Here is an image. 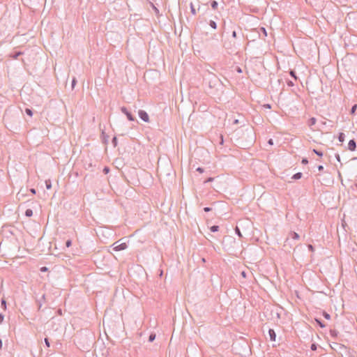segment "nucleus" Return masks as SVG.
<instances>
[{
    "label": "nucleus",
    "mask_w": 357,
    "mask_h": 357,
    "mask_svg": "<svg viewBox=\"0 0 357 357\" xmlns=\"http://www.w3.org/2000/svg\"><path fill=\"white\" fill-rule=\"evenodd\" d=\"M204 81L211 89L216 87L218 84H222L221 80L215 74L210 72H207L204 75Z\"/></svg>",
    "instance_id": "1"
},
{
    "label": "nucleus",
    "mask_w": 357,
    "mask_h": 357,
    "mask_svg": "<svg viewBox=\"0 0 357 357\" xmlns=\"http://www.w3.org/2000/svg\"><path fill=\"white\" fill-rule=\"evenodd\" d=\"M300 236L296 232L291 231L289 233V237H287L284 241V247H287V245H289V247L292 246L290 238L292 240H298Z\"/></svg>",
    "instance_id": "2"
},
{
    "label": "nucleus",
    "mask_w": 357,
    "mask_h": 357,
    "mask_svg": "<svg viewBox=\"0 0 357 357\" xmlns=\"http://www.w3.org/2000/svg\"><path fill=\"white\" fill-rule=\"evenodd\" d=\"M223 47L225 50L229 51V53H232L237 50L236 43L232 41H225L223 43Z\"/></svg>",
    "instance_id": "3"
},
{
    "label": "nucleus",
    "mask_w": 357,
    "mask_h": 357,
    "mask_svg": "<svg viewBox=\"0 0 357 357\" xmlns=\"http://www.w3.org/2000/svg\"><path fill=\"white\" fill-rule=\"evenodd\" d=\"M121 111L122 113H123L126 116L127 119L129 121H136L135 117L132 114V113L130 111H128V109L126 107H124V106L121 107Z\"/></svg>",
    "instance_id": "4"
},
{
    "label": "nucleus",
    "mask_w": 357,
    "mask_h": 357,
    "mask_svg": "<svg viewBox=\"0 0 357 357\" xmlns=\"http://www.w3.org/2000/svg\"><path fill=\"white\" fill-rule=\"evenodd\" d=\"M138 116L143 121L146 123L149 122V116L146 111L139 109L138 111Z\"/></svg>",
    "instance_id": "5"
},
{
    "label": "nucleus",
    "mask_w": 357,
    "mask_h": 357,
    "mask_svg": "<svg viewBox=\"0 0 357 357\" xmlns=\"http://www.w3.org/2000/svg\"><path fill=\"white\" fill-rule=\"evenodd\" d=\"M114 250L115 251H121L124 250L127 248V244L126 243H122L120 244H118V241L114 243Z\"/></svg>",
    "instance_id": "6"
},
{
    "label": "nucleus",
    "mask_w": 357,
    "mask_h": 357,
    "mask_svg": "<svg viewBox=\"0 0 357 357\" xmlns=\"http://www.w3.org/2000/svg\"><path fill=\"white\" fill-rule=\"evenodd\" d=\"M347 149L351 151H354L356 149V142L354 139L349 140Z\"/></svg>",
    "instance_id": "7"
},
{
    "label": "nucleus",
    "mask_w": 357,
    "mask_h": 357,
    "mask_svg": "<svg viewBox=\"0 0 357 357\" xmlns=\"http://www.w3.org/2000/svg\"><path fill=\"white\" fill-rule=\"evenodd\" d=\"M268 335H269V337H270V340L271 341H275L276 340V333L275 332V331L272 328H269L268 330Z\"/></svg>",
    "instance_id": "8"
},
{
    "label": "nucleus",
    "mask_w": 357,
    "mask_h": 357,
    "mask_svg": "<svg viewBox=\"0 0 357 357\" xmlns=\"http://www.w3.org/2000/svg\"><path fill=\"white\" fill-rule=\"evenodd\" d=\"M22 54L23 52L21 51H15L10 54V56L13 59H17Z\"/></svg>",
    "instance_id": "9"
},
{
    "label": "nucleus",
    "mask_w": 357,
    "mask_h": 357,
    "mask_svg": "<svg viewBox=\"0 0 357 357\" xmlns=\"http://www.w3.org/2000/svg\"><path fill=\"white\" fill-rule=\"evenodd\" d=\"M329 333H330V335L333 338V339H337V337H338V335H339V332L336 330V329H330L329 331Z\"/></svg>",
    "instance_id": "10"
},
{
    "label": "nucleus",
    "mask_w": 357,
    "mask_h": 357,
    "mask_svg": "<svg viewBox=\"0 0 357 357\" xmlns=\"http://www.w3.org/2000/svg\"><path fill=\"white\" fill-rule=\"evenodd\" d=\"M43 302H45V294H43L40 299L37 300L38 310H40L42 305H43Z\"/></svg>",
    "instance_id": "11"
},
{
    "label": "nucleus",
    "mask_w": 357,
    "mask_h": 357,
    "mask_svg": "<svg viewBox=\"0 0 357 357\" xmlns=\"http://www.w3.org/2000/svg\"><path fill=\"white\" fill-rule=\"evenodd\" d=\"M101 137H102V142L104 144H107L108 143L109 136L105 132L104 130L102 131Z\"/></svg>",
    "instance_id": "12"
},
{
    "label": "nucleus",
    "mask_w": 357,
    "mask_h": 357,
    "mask_svg": "<svg viewBox=\"0 0 357 357\" xmlns=\"http://www.w3.org/2000/svg\"><path fill=\"white\" fill-rule=\"evenodd\" d=\"M314 321L321 327V328H325L326 324L324 322L320 319V318H314Z\"/></svg>",
    "instance_id": "13"
},
{
    "label": "nucleus",
    "mask_w": 357,
    "mask_h": 357,
    "mask_svg": "<svg viewBox=\"0 0 357 357\" xmlns=\"http://www.w3.org/2000/svg\"><path fill=\"white\" fill-rule=\"evenodd\" d=\"M302 176H303V174L301 172H297L292 176L291 178L294 180H298V179L301 178Z\"/></svg>",
    "instance_id": "14"
},
{
    "label": "nucleus",
    "mask_w": 357,
    "mask_h": 357,
    "mask_svg": "<svg viewBox=\"0 0 357 357\" xmlns=\"http://www.w3.org/2000/svg\"><path fill=\"white\" fill-rule=\"evenodd\" d=\"M337 138H338L339 142H343L344 141V138H345L344 133L340 132L339 135H338Z\"/></svg>",
    "instance_id": "15"
},
{
    "label": "nucleus",
    "mask_w": 357,
    "mask_h": 357,
    "mask_svg": "<svg viewBox=\"0 0 357 357\" xmlns=\"http://www.w3.org/2000/svg\"><path fill=\"white\" fill-rule=\"evenodd\" d=\"M151 6L153 8V10H154L155 15H160L159 9L153 3H151Z\"/></svg>",
    "instance_id": "16"
},
{
    "label": "nucleus",
    "mask_w": 357,
    "mask_h": 357,
    "mask_svg": "<svg viewBox=\"0 0 357 357\" xmlns=\"http://www.w3.org/2000/svg\"><path fill=\"white\" fill-rule=\"evenodd\" d=\"M25 215L28 218H30L33 215V211L31 208H27L25 211Z\"/></svg>",
    "instance_id": "17"
},
{
    "label": "nucleus",
    "mask_w": 357,
    "mask_h": 357,
    "mask_svg": "<svg viewBox=\"0 0 357 357\" xmlns=\"http://www.w3.org/2000/svg\"><path fill=\"white\" fill-rule=\"evenodd\" d=\"M208 24L209 26L213 29H217V23L213 21V20H210L209 22H208Z\"/></svg>",
    "instance_id": "18"
},
{
    "label": "nucleus",
    "mask_w": 357,
    "mask_h": 357,
    "mask_svg": "<svg viewBox=\"0 0 357 357\" xmlns=\"http://www.w3.org/2000/svg\"><path fill=\"white\" fill-rule=\"evenodd\" d=\"M316 122H317V119L314 117H312L308 121V125L310 126H312L314 125L316 123Z\"/></svg>",
    "instance_id": "19"
},
{
    "label": "nucleus",
    "mask_w": 357,
    "mask_h": 357,
    "mask_svg": "<svg viewBox=\"0 0 357 357\" xmlns=\"http://www.w3.org/2000/svg\"><path fill=\"white\" fill-rule=\"evenodd\" d=\"M219 228L218 225H213L210 227V231L211 232H217L219 231Z\"/></svg>",
    "instance_id": "20"
},
{
    "label": "nucleus",
    "mask_w": 357,
    "mask_h": 357,
    "mask_svg": "<svg viewBox=\"0 0 357 357\" xmlns=\"http://www.w3.org/2000/svg\"><path fill=\"white\" fill-rule=\"evenodd\" d=\"M356 109H357V105H356V104H354V105L351 107V109H350V114H351V115H354V114H356Z\"/></svg>",
    "instance_id": "21"
},
{
    "label": "nucleus",
    "mask_w": 357,
    "mask_h": 357,
    "mask_svg": "<svg viewBox=\"0 0 357 357\" xmlns=\"http://www.w3.org/2000/svg\"><path fill=\"white\" fill-rule=\"evenodd\" d=\"M218 6V3L216 1L213 0L211 2V6L213 9H214V10L217 9Z\"/></svg>",
    "instance_id": "22"
},
{
    "label": "nucleus",
    "mask_w": 357,
    "mask_h": 357,
    "mask_svg": "<svg viewBox=\"0 0 357 357\" xmlns=\"http://www.w3.org/2000/svg\"><path fill=\"white\" fill-rule=\"evenodd\" d=\"M45 187L47 190H50L52 188V183L50 180H46L45 181Z\"/></svg>",
    "instance_id": "23"
},
{
    "label": "nucleus",
    "mask_w": 357,
    "mask_h": 357,
    "mask_svg": "<svg viewBox=\"0 0 357 357\" xmlns=\"http://www.w3.org/2000/svg\"><path fill=\"white\" fill-rule=\"evenodd\" d=\"M24 112H25L26 114H27L28 116H33V111L31 109L26 108Z\"/></svg>",
    "instance_id": "24"
},
{
    "label": "nucleus",
    "mask_w": 357,
    "mask_h": 357,
    "mask_svg": "<svg viewBox=\"0 0 357 357\" xmlns=\"http://www.w3.org/2000/svg\"><path fill=\"white\" fill-rule=\"evenodd\" d=\"M1 307L6 310V301L4 298H2L1 301Z\"/></svg>",
    "instance_id": "25"
},
{
    "label": "nucleus",
    "mask_w": 357,
    "mask_h": 357,
    "mask_svg": "<svg viewBox=\"0 0 357 357\" xmlns=\"http://www.w3.org/2000/svg\"><path fill=\"white\" fill-rule=\"evenodd\" d=\"M190 12L192 15H196L197 13V11H196V9L195 8L192 3H190Z\"/></svg>",
    "instance_id": "26"
},
{
    "label": "nucleus",
    "mask_w": 357,
    "mask_h": 357,
    "mask_svg": "<svg viewBox=\"0 0 357 357\" xmlns=\"http://www.w3.org/2000/svg\"><path fill=\"white\" fill-rule=\"evenodd\" d=\"M312 151L316 154L319 157H322L323 156V152L321 151H319L317 149H313Z\"/></svg>",
    "instance_id": "27"
},
{
    "label": "nucleus",
    "mask_w": 357,
    "mask_h": 357,
    "mask_svg": "<svg viewBox=\"0 0 357 357\" xmlns=\"http://www.w3.org/2000/svg\"><path fill=\"white\" fill-rule=\"evenodd\" d=\"M155 339V333H151L149 337V342H152Z\"/></svg>",
    "instance_id": "28"
},
{
    "label": "nucleus",
    "mask_w": 357,
    "mask_h": 357,
    "mask_svg": "<svg viewBox=\"0 0 357 357\" xmlns=\"http://www.w3.org/2000/svg\"><path fill=\"white\" fill-rule=\"evenodd\" d=\"M112 143L114 146V147H116L118 144V139H117V137H114L112 139Z\"/></svg>",
    "instance_id": "29"
},
{
    "label": "nucleus",
    "mask_w": 357,
    "mask_h": 357,
    "mask_svg": "<svg viewBox=\"0 0 357 357\" xmlns=\"http://www.w3.org/2000/svg\"><path fill=\"white\" fill-rule=\"evenodd\" d=\"M322 315L326 319L328 320L331 319V315L326 311L322 312Z\"/></svg>",
    "instance_id": "30"
},
{
    "label": "nucleus",
    "mask_w": 357,
    "mask_h": 357,
    "mask_svg": "<svg viewBox=\"0 0 357 357\" xmlns=\"http://www.w3.org/2000/svg\"><path fill=\"white\" fill-rule=\"evenodd\" d=\"M77 79L76 77H73V79H72V82H71V88L72 89H73L77 84Z\"/></svg>",
    "instance_id": "31"
},
{
    "label": "nucleus",
    "mask_w": 357,
    "mask_h": 357,
    "mask_svg": "<svg viewBox=\"0 0 357 357\" xmlns=\"http://www.w3.org/2000/svg\"><path fill=\"white\" fill-rule=\"evenodd\" d=\"M259 31H260L259 34L261 33H263V35L264 36H267V31H266V29L264 27H261L259 29Z\"/></svg>",
    "instance_id": "32"
},
{
    "label": "nucleus",
    "mask_w": 357,
    "mask_h": 357,
    "mask_svg": "<svg viewBox=\"0 0 357 357\" xmlns=\"http://www.w3.org/2000/svg\"><path fill=\"white\" fill-rule=\"evenodd\" d=\"M235 233L239 237H242V234H241V230H240V229L238 227H236V228H235Z\"/></svg>",
    "instance_id": "33"
},
{
    "label": "nucleus",
    "mask_w": 357,
    "mask_h": 357,
    "mask_svg": "<svg viewBox=\"0 0 357 357\" xmlns=\"http://www.w3.org/2000/svg\"><path fill=\"white\" fill-rule=\"evenodd\" d=\"M110 171V169L109 167L107 166H105L104 167L103 169H102V172L105 174H107Z\"/></svg>",
    "instance_id": "34"
},
{
    "label": "nucleus",
    "mask_w": 357,
    "mask_h": 357,
    "mask_svg": "<svg viewBox=\"0 0 357 357\" xmlns=\"http://www.w3.org/2000/svg\"><path fill=\"white\" fill-rule=\"evenodd\" d=\"M318 345L316 343H312L310 346V349L312 351H316L317 349Z\"/></svg>",
    "instance_id": "35"
},
{
    "label": "nucleus",
    "mask_w": 357,
    "mask_h": 357,
    "mask_svg": "<svg viewBox=\"0 0 357 357\" xmlns=\"http://www.w3.org/2000/svg\"><path fill=\"white\" fill-rule=\"evenodd\" d=\"M45 344L47 347H50V342L48 337H45L44 340Z\"/></svg>",
    "instance_id": "36"
},
{
    "label": "nucleus",
    "mask_w": 357,
    "mask_h": 357,
    "mask_svg": "<svg viewBox=\"0 0 357 357\" xmlns=\"http://www.w3.org/2000/svg\"><path fill=\"white\" fill-rule=\"evenodd\" d=\"M231 36L233 38H237V33H236V31L235 29H234L232 31V33H231Z\"/></svg>",
    "instance_id": "37"
},
{
    "label": "nucleus",
    "mask_w": 357,
    "mask_h": 357,
    "mask_svg": "<svg viewBox=\"0 0 357 357\" xmlns=\"http://www.w3.org/2000/svg\"><path fill=\"white\" fill-rule=\"evenodd\" d=\"M289 73L292 77L295 78L296 79H297V77L296 75V72L294 70H291Z\"/></svg>",
    "instance_id": "38"
},
{
    "label": "nucleus",
    "mask_w": 357,
    "mask_h": 357,
    "mask_svg": "<svg viewBox=\"0 0 357 357\" xmlns=\"http://www.w3.org/2000/svg\"><path fill=\"white\" fill-rule=\"evenodd\" d=\"M48 271V268L46 266H43L40 268V271L42 273L47 272Z\"/></svg>",
    "instance_id": "39"
},
{
    "label": "nucleus",
    "mask_w": 357,
    "mask_h": 357,
    "mask_svg": "<svg viewBox=\"0 0 357 357\" xmlns=\"http://www.w3.org/2000/svg\"><path fill=\"white\" fill-rule=\"evenodd\" d=\"M301 163H302L303 165H307V164H308V160H307V158H303L302 159V160H301Z\"/></svg>",
    "instance_id": "40"
},
{
    "label": "nucleus",
    "mask_w": 357,
    "mask_h": 357,
    "mask_svg": "<svg viewBox=\"0 0 357 357\" xmlns=\"http://www.w3.org/2000/svg\"><path fill=\"white\" fill-rule=\"evenodd\" d=\"M71 245H72V241H71V240L68 239V240H67V241H66V247H68H68L71 246Z\"/></svg>",
    "instance_id": "41"
},
{
    "label": "nucleus",
    "mask_w": 357,
    "mask_h": 357,
    "mask_svg": "<svg viewBox=\"0 0 357 357\" xmlns=\"http://www.w3.org/2000/svg\"><path fill=\"white\" fill-rule=\"evenodd\" d=\"M307 248L310 251H311V252L314 251V248L313 247L312 245H311V244L307 245Z\"/></svg>",
    "instance_id": "42"
},
{
    "label": "nucleus",
    "mask_w": 357,
    "mask_h": 357,
    "mask_svg": "<svg viewBox=\"0 0 357 357\" xmlns=\"http://www.w3.org/2000/svg\"><path fill=\"white\" fill-rule=\"evenodd\" d=\"M196 171L199 173H203L204 172V168L199 167L196 169Z\"/></svg>",
    "instance_id": "43"
},
{
    "label": "nucleus",
    "mask_w": 357,
    "mask_h": 357,
    "mask_svg": "<svg viewBox=\"0 0 357 357\" xmlns=\"http://www.w3.org/2000/svg\"><path fill=\"white\" fill-rule=\"evenodd\" d=\"M204 211L208 213L212 211V208L206 206L204 208Z\"/></svg>",
    "instance_id": "44"
},
{
    "label": "nucleus",
    "mask_w": 357,
    "mask_h": 357,
    "mask_svg": "<svg viewBox=\"0 0 357 357\" xmlns=\"http://www.w3.org/2000/svg\"><path fill=\"white\" fill-rule=\"evenodd\" d=\"M4 319V315L0 312V324H2Z\"/></svg>",
    "instance_id": "45"
},
{
    "label": "nucleus",
    "mask_w": 357,
    "mask_h": 357,
    "mask_svg": "<svg viewBox=\"0 0 357 357\" xmlns=\"http://www.w3.org/2000/svg\"><path fill=\"white\" fill-rule=\"evenodd\" d=\"M213 180H214V178H213V177H209V178H208L204 181V183L211 182V181H213Z\"/></svg>",
    "instance_id": "46"
},
{
    "label": "nucleus",
    "mask_w": 357,
    "mask_h": 357,
    "mask_svg": "<svg viewBox=\"0 0 357 357\" xmlns=\"http://www.w3.org/2000/svg\"><path fill=\"white\" fill-rule=\"evenodd\" d=\"M317 169H318V170H319V172H322V171L324 170V166H323V165H318Z\"/></svg>",
    "instance_id": "47"
},
{
    "label": "nucleus",
    "mask_w": 357,
    "mask_h": 357,
    "mask_svg": "<svg viewBox=\"0 0 357 357\" xmlns=\"http://www.w3.org/2000/svg\"><path fill=\"white\" fill-rule=\"evenodd\" d=\"M287 85L289 86H293L294 85V82L291 80H289L287 82Z\"/></svg>",
    "instance_id": "48"
},
{
    "label": "nucleus",
    "mask_w": 357,
    "mask_h": 357,
    "mask_svg": "<svg viewBox=\"0 0 357 357\" xmlns=\"http://www.w3.org/2000/svg\"><path fill=\"white\" fill-rule=\"evenodd\" d=\"M337 346H338L340 348H344V349H347V347L343 345V344H337V343H335Z\"/></svg>",
    "instance_id": "49"
},
{
    "label": "nucleus",
    "mask_w": 357,
    "mask_h": 357,
    "mask_svg": "<svg viewBox=\"0 0 357 357\" xmlns=\"http://www.w3.org/2000/svg\"><path fill=\"white\" fill-rule=\"evenodd\" d=\"M220 144H223L224 139H223V136L222 135H220Z\"/></svg>",
    "instance_id": "50"
},
{
    "label": "nucleus",
    "mask_w": 357,
    "mask_h": 357,
    "mask_svg": "<svg viewBox=\"0 0 357 357\" xmlns=\"http://www.w3.org/2000/svg\"><path fill=\"white\" fill-rule=\"evenodd\" d=\"M335 158L339 161L340 162V156L338 153H336L335 154Z\"/></svg>",
    "instance_id": "51"
},
{
    "label": "nucleus",
    "mask_w": 357,
    "mask_h": 357,
    "mask_svg": "<svg viewBox=\"0 0 357 357\" xmlns=\"http://www.w3.org/2000/svg\"><path fill=\"white\" fill-rule=\"evenodd\" d=\"M30 192H31L32 194H33V195H35V194L36 193V189H34V188H31V189H30Z\"/></svg>",
    "instance_id": "52"
},
{
    "label": "nucleus",
    "mask_w": 357,
    "mask_h": 357,
    "mask_svg": "<svg viewBox=\"0 0 357 357\" xmlns=\"http://www.w3.org/2000/svg\"><path fill=\"white\" fill-rule=\"evenodd\" d=\"M268 143L271 145H273V139H269L268 141Z\"/></svg>",
    "instance_id": "53"
},
{
    "label": "nucleus",
    "mask_w": 357,
    "mask_h": 357,
    "mask_svg": "<svg viewBox=\"0 0 357 357\" xmlns=\"http://www.w3.org/2000/svg\"><path fill=\"white\" fill-rule=\"evenodd\" d=\"M236 71H237L238 73H242V70H241V68L240 67H237V68H236Z\"/></svg>",
    "instance_id": "54"
},
{
    "label": "nucleus",
    "mask_w": 357,
    "mask_h": 357,
    "mask_svg": "<svg viewBox=\"0 0 357 357\" xmlns=\"http://www.w3.org/2000/svg\"><path fill=\"white\" fill-rule=\"evenodd\" d=\"M264 107H266V108H268V109H270L271 107L270 104H266V105H264Z\"/></svg>",
    "instance_id": "55"
},
{
    "label": "nucleus",
    "mask_w": 357,
    "mask_h": 357,
    "mask_svg": "<svg viewBox=\"0 0 357 357\" xmlns=\"http://www.w3.org/2000/svg\"><path fill=\"white\" fill-rule=\"evenodd\" d=\"M241 275L243 277V278H245L246 277V273L245 271H242L241 272Z\"/></svg>",
    "instance_id": "56"
},
{
    "label": "nucleus",
    "mask_w": 357,
    "mask_h": 357,
    "mask_svg": "<svg viewBox=\"0 0 357 357\" xmlns=\"http://www.w3.org/2000/svg\"><path fill=\"white\" fill-rule=\"evenodd\" d=\"M2 345H3L2 340H1V339L0 338V349H2Z\"/></svg>",
    "instance_id": "57"
},
{
    "label": "nucleus",
    "mask_w": 357,
    "mask_h": 357,
    "mask_svg": "<svg viewBox=\"0 0 357 357\" xmlns=\"http://www.w3.org/2000/svg\"><path fill=\"white\" fill-rule=\"evenodd\" d=\"M223 29H225V21L223 22Z\"/></svg>",
    "instance_id": "58"
}]
</instances>
